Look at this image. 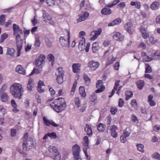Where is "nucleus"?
Wrapping results in <instances>:
<instances>
[{
  "mask_svg": "<svg viewBox=\"0 0 160 160\" xmlns=\"http://www.w3.org/2000/svg\"><path fill=\"white\" fill-rule=\"evenodd\" d=\"M50 105L55 111L58 113L61 112L67 108L66 101L62 98L55 99Z\"/></svg>",
  "mask_w": 160,
  "mask_h": 160,
  "instance_id": "obj_1",
  "label": "nucleus"
},
{
  "mask_svg": "<svg viewBox=\"0 0 160 160\" xmlns=\"http://www.w3.org/2000/svg\"><path fill=\"white\" fill-rule=\"evenodd\" d=\"M10 89V93L14 98L19 99L22 98L24 90L21 84L19 83H14L11 85Z\"/></svg>",
  "mask_w": 160,
  "mask_h": 160,
  "instance_id": "obj_2",
  "label": "nucleus"
},
{
  "mask_svg": "<svg viewBox=\"0 0 160 160\" xmlns=\"http://www.w3.org/2000/svg\"><path fill=\"white\" fill-rule=\"evenodd\" d=\"M67 33V36L68 37L67 40H66L64 37L61 36L59 38V42L60 44L63 47H67L69 46L70 43V35L69 31L65 29Z\"/></svg>",
  "mask_w": 160,
  "mask_h": 160,
  "instance_id": "obj_3",
  "label": "nucleus"
},
{
  "mask_svg": "<svg viewBox=\"0 0 160 160\" xmlns=\"http://www.w3.org/2000/svg\"><path fill=\"white\" fill-rule=\"evenodd\" d=\"M45 56L43 54H40L35 60V65L42 68L45 64Z\"/></svg>",
  "mask_w": 160,
  "mask_h": 160,
  "instance_id": "obj_4",
  "label": "nucleus"
},
{
  "mask_svg": "<svg viewBox=\"0 0 160 160\" xmlns=\"http://www.w3.org/2000/svg\"><path fill=\"white\" fill-rule=\"evenodd\" d=\"M33 143V139L32 138H29L28 140L24 141L22 148L24 151H28L32 148Z\"/></svg>",
  "mask_w": 160,
  "mask_h": 160,
  "instance_id": "obj_5",
  "label": "nucleus"
},
{
  "mask_svg": "<svg viewBox=\"0 0 160 160\" xmlns=\"http://www.w3.org/2000/svg\"><path fill=\"white\" fill-rule=\"evenodd\" d=\"M72 150L74 159L81 158L80 156V147L78 144H76L73 145L72 148Z\"/></svg>",
  "mask_w": 160,
  "mask_h": 160,
  "instance_id": "obj_6",
  "label": "nucleus"
},
{
  "mask_svg": "<svg viewBox=\"0 0 160 160\" xmlns=\"http://www.w3.org/2000/svg\"><path fill=\"white\" fill-rule=\"evenodd\" d=\"M96 88H98L95 91L96 93L101 92L103 91L105 88V86L103 85V82L102 80H98L96 84Z\"/></svg>",
  "mask_w": 160,
  "mask_h": 160,
  "instance_id": "obj_7",
  "label": "nucleus"
},
{
  "mask_svg": "<svg viewBox=\"0 0 160 160\" xmlns=\"http://www.w3.org/2000/svg\"><path fill=\"white\" fill-rule=\"evenodd\" d=\"M89 15V12L87 11H82L80 14L78 15V18L77 19V22H79L87 19Z\"/></svg>",
  "mask_w": 160,
  "mask_h": 160,
  "instance_id": "obj_8",
  "label": "nucleus"
},
{
  "mask_svg": "<svg viewBox=\"0 0 160 160\" xmlns=\"http://www.w3.org/2000/svg\"><path fill=\"white\" fill-rule=\"evenodd\" d=\"M99 65L98 62H95L93 60L89 62L88 63V67L92 70H94L98 68Z\"/></svg>",
  "mask_w": 160,
  "mask_h": 160,
  "instance_id": "obj_9",
  "label": "nucleus"
},
{
  "mask_svg": "<svg viewBox=\"0 0 160 160\" xmlns=\"http://www.w3.org/2000/svg\"><path fill=\"white\" fill-rule=\"evenodd\" d=\"M17 50H21L23 44V41L21 38L20 35L18 34L16 38Z\"/></svg>",
  "mask_w": 160,
  "mask_h": 160,
  "instance_id": "obj_10",
  "label": "nucleus"
},
{
  "mask_svg": "<svg viewBox=\"0 0 160 160\" xmlns=\"http://www.w3.org/2000/svg\"><path fill=\"white\" fill-rule=\"evenodd\" d=\"M125 30L130 34H132L134 30L133 29V25L131 22H128L124 25Z\"/></svg>",
  "mask_w": 160,
  "mask_h": 160,
  "instance_id": "obj_11",
  "label": "nucleus"
},
{
  "mask_svg": "<svg viewBox=\"0 0 160 160\" xmlns=\"http://www.w3.org/2000/svg\"><path fill=\"white\" fill-rule=\"evenodd\" d=\"M112 37L115 40L119 41H122L124 38V36H122L120 33L118 32L113 33Z\"/></svg>",
  "mask_w": 160,
  "mask_h": 160,
  "instance_id": "obj_12",
  "label": "nucleus"
},
{
  "mask_svg": "<svg viewBox=\"0 0 160 160\" xmlns=\"http://www.w3.org/2000/svg\"><path fill=\"white\" fill-rule=\"evenodd\" d=\"M102 32V30L101 28H99L97 31H94L92 32L91 35L92 36L91 38V40H94L96 39L97 37L101 34Z\"/></svg>",
  "mask_w": 160,
  "mask_h": 160,
  "instance_id": "obj_13",
  "label": "nucleus"
},
{
  "mask_svg": "<svg viewBox=\"0 0 160 160\" xmlns=\"http://www.w3.org/2000/svg\"><path fill=\"white\" fill-rule=\"evenodd\" d=\"M117 129V127L115 125H112L110 127L111 135L113 138H116L118 136V133L116 131Z\"/></svg>",
  "mask_w": 160,
  "mask_h": 160,
  "instance_id": "obj_14",
  "label": "nucleus"
},
{
  "mask_svg": "<svg viewBox=\"0 0 160 160\" xmlns=\"http://www.w3.org/2000/svg\"><path fill=\"white\" fill-rule=\"evenodd\" d=\"M45 85L44 82L41 80H39L38 82V85L37 90L39 93H42L44 91Z\"/></svg>",
  "mask_w": 160,
  "mask_h": 160,
  "instance_id": "obj_15",
  "label": "nucleus"
},
{
  "mask_svg": "<svg viewBox=\"0 0 160 160\" xmlns=\"http://www.w3.org/2000/svg\"><path fill=\"white\" fill-rule=\"evenodd\" d=\"M139 30L142 33V37L144 39H147L149 37V33L147 31L145 28L141 26L139 28Z\"/></svg>",
  "mask_w": 160,
  "mask_h": 160,
  "instance_id": "obj_16",
  "label": "nucleus"
},
{
  "mask_svg": "<svg viewBox=\"0 0 160 160\" xmlns=\"http://www.w3.org/2000/svg\"><path fill=\"white\" fill-rule=\"evenodd\" d=\"M9 97L5 92H2L1 94L0 99L2 102H7L9 99Z\"/></svg>",
  "mask_w": 160,
  "mask_h": 160,
  "instance_id": "obj_17",
  "label": "nucleus"
},
{
  "mask_svg": "<svg viewBox=\"0 0 160 160\" xmlns=\"http://www.w3.org/2000/svg\"><path fill=\"white\" fill-rule=\"evenodd\" d=\"M81 65L79 63H74L72 65V70L74 72L77 73L80 71Z\"/></svg>",
  "mask_w": 160,
  "mask_h": 160,
  "instance_id": "obj_18",
  "label": "nucleus"
},
{
  "mask_svg": "<svg viewBox=\"0 0 160 160\" xmlns=\"http://www.w3.org/2000/svg\"><path fill=\"white\" fill-rule=\"evenodd\" d=\"M16 72L21 74L24 75L25 74V70L21 65H18L16 68Z\"/></svg>",
  "mask_w": 160,
  "mask_h": 160,
  "instance_id": "obj_19",
  "label": "nucleus"
},
{
  "mask_svg": "<svg viewBox=\"0 0 160 160\" xmlns=\"http://www.w3.org/2000/svg\"><path fill=\"white\" fill-rule=\"evenodd\" d=\"M85 131L87 133V135L89 136H91L92 135V128L88 124H86L85 125Z\"/></svg>",
  "mask_w": 160,
  "mask_h": 160,
  "instance_id": "obj_20",
  "label": "nucleus"
},
{
  "mask_svg": "<svg viewBox=\"0 0 160 160\" xmlns=\"http://www.w3.org/2000/svg\"><path fill=\"white\" fill-rule=\"evenodd\" d=\"M13 34L14 35L18 33L19 32H21L22 33V30L20 29L18 25L14 23L13 25Z\"/></svg>",
  "mask_w": 160,
  "mask_h": 160,
  "instance_id": "obj_21",
  "label": "nucleus"
},
{
  "mask_svg": "<svg viewBox=\"0 0 160 160\" xmlns=\"http://www.w3.org/2000/svg\"><path fill=\"white\" fill-rule=\"evenodd\" d=\"M122 20L120 18H117L114 20L108 23V26H113L115 25L119 24L121 22Z\"/></svg>",
  "mask_w": 160,
  "mask_h": 160,
  "instance_id": "obj_22",
  "label": "nucleus"
},
{
  "mask_svg": "<svg viewBox=\"0 0 160 160\" xmlns=\"http://www.w3.org/2000/svg\"><path fill=\"white\" fill-rule=\"evenodd\" d=\"M65 72L61 67H58L56 70L55 75L56 76H64Z\"/></svg>",
  "mask_w": 160,
  "mask_h": 160,
  "instance_id": "obj_23",
  "label": "nucleus"
},
{
  "mask_svg": "<svg viewBox=\"0 0 160 160\" xmlns=\"http://www.w3.org/2000/svg\"><path fill=\"white\" fill-rule=\"evenodd\" d=\"M34 84V82L33 79L32 78H30L29 79L28 82L27 86L28 89L29 91H31L32 90Z\"/></svg>",
  "mask_w": 160,
  "mask_h": 160,
  "instance_id": "obj_24",
  "label": "nucleus"
},
{
  "mask_svg": "<svg viewBox=\"0 0 160 160\" xmlns=\"http://www.w3.org/2000/svg\"><path fill=\"white\" fill-rule=\"evenodd\" d=\"M153 96L152 95H149L148 98V102L151 106H154L156 105V102L152 100Z\"/></svg>",
  "mask_w": 160,
  "mask_h": 160,
  "instance_id": "obj_25",
  "label": "nucleus"
},
{
  "mask_svg": "<svg viewBox=\"0 0 160 160\" xmlns=\"http://www.w3.org/2000/svg\"><path fill=\"white\" fill-rule=\"evenodd\" d=\"M97 129L98 132H103L106 127V125L102 123H99L97 126Z\"/></svg>",
  "mask_w": 160,
  "mask_h": 160,
  "instance_id": "obj_26",
  "label": "nucleus"
},
{
  "mask_svg": "<svg viewBox=\"0 0 160 160\" xmlns=\"http://www.w3.org/2000/svg\"><path fill=\"white\" fill-rule=\"evenodd\" d=\"M79 94L82 97L85 98L86 97V93L85 91V88L81 86L79 87Z\"/></svg>",
  "mask_w": 160,
  "mask_h": 160,
  "instance_id": "obj_27",
  "label": "nucleus"
},
{
  "mask_svg": "<svg viewBox=\"0 0 160 160\" xmlns=\"http://www.w3.org/2000/svg\"><path fill=\"white\" fill-rule=\"evenodd\" d=\"M112 13V11L110 8H104L101 11V13L104 15H108L111 14Z\"/></svg>",
  "mask_w": 160,
  "mask_h": 160,
  "instance_id": "obj_28",
  "label": "nucleus"
},
{
  "mask_svg": "<svg viewBox=\"0 0 160 160\" xmlns=\"http://www.w3.org/2000/svg\"><path fill=\"white\" fill-rule=\"evenodd\" d=\"M49 151L50 152V154H55L56 153H59L57 148L55 147L50 146L49 148Z\"/></svg>",
  "mask_w": 160,
  "mask_h": 160,
  "instance_id": "obj_29",
  "label": "nucleus"
},
{
  "mask_svg": "<svg viewBox=\"0 0 160 160\" xmlns=\"http://www.w3.org/2000/svg\"><path fill=\"white\" fill-rule=\"evenodd\" d=\"M17 52L18 53V54L17 55V56H19L20 55L21 51H17ZM17 51H7V52L6 53V55H10V56H15V53H16Z\"/></svg>",
  "mask_w": 160,
  "mask_h": 160,
  "instance_id": "obj_30",
  "label": "nucleus"
},
{
  "mask_svg": "<svg viewBox=\"0 0 160 160\" xmlns=\"http://www.w3.org/2000/svg\"><path fill=\"white\" fill-rule=\"evenodd\" d=\"M159 3L158 2H155L151 4L150 6L151 8L153 10H156L159 8Z\"/></svg>",
  "mask_w": 160,
  "mask_h": 160,
  "instance_id": "obj_31",
  "label": "nucleus"
},
{
  "mask_svg": "<svg viewBox=\"0 0 160 160\" xmlns=\"http://www.w3.org/2000/svg\"><path fill=\"white\" fill-rule=\"evenodd\" d=\"M50 157L54 160H60L61 159V156L60 153L52 154H49Z\"/></svg>",
  "mask_w": 160,
  "mask_h": 160,
  "instance_id": "obj_32",
  "label": "nucleus"
},
{
  "mask_svg": "<svg viewBox=\"0 0 160 160\" xmlns=\"http://www.w3.org/2000/svg\"><path fill=\"white\" fill-rule=\"evenodd\" d=\"M136 84L139 90H141L144 85V82L143 80H139L136 82Z\"/></svg>",
  "mask_w": 160,
  "mask_h": 160,
  "instance_id": "obj_33",
  "label": "nucleus"
},
{
  "mask_svg": "<svg viewBox=\"0 0 160 160\" xmlns=\"http://www.w3.org/2000/svg\"><path fill=\"white\" fill-rule=\"evenodd\" d=\"M116 60V58L109 57L107 61V62L106 66H107L110 64H111L114 62Z\"/></svg>",
  "mask_w": 160,
  "mask_h": 160,
  "instance_id": "obj_34",
  "label": "nucleus"
},
{
  "mask_svg": "<svg viewBox=\"0 0 160 160\" xmlns=\"http://www.w3.org/2000/svg\"><path fill=\"white\" fill-rule=\"evenodd\" d=\"M130 4L132 6H135L136 8L139 9L141 8V3L139 1H132L130 2Z\"/></svg>",
  "mask_w": 160,
  "mask_h": 160,
  "instance_id": "obj_35",
  "label": "nucleus"
},
{
  "mask_svg": "<svg viewBox=\"0 0 160 160\" xmlns=\"http://www.w3.org/2000/svg\"><path fill=\"white\" fill-rule=\"evenodd\" d=\"M83 78L85 81V83L86 85L87 86L89 85L90 84L91 82L90 78L86 74H83Z\"/></svg>",
  "mask_w": 160,
  "mask_h": 160,
  "instance_id": "obj_36",
  "label": "nucleus"
},
{
  "mask_svg": "<svg viewBox=\"0 0 160 160\" xmlns=\"http://www.w3.org/2000/svg\"><path fill=\"white\" fill-rule=\"evenodd\" d=\"M125 95L126 100H128L132 96L133 93L131 91H127L126 92Z\"/></svg>",
  "mask_w": 160,
  "mask_h": 160,
  "instance_id": "obj_37",
  "label": "nucleus"
},
{
  "mask_svg": "<svg viewBox=\"0 0 160 160\" xmlns=\"http://www.w3.org/2000/svg\"><path fill=\"white\" fill-rule=\"evenodd\" d=\"M83 140L84 142L83 143V146L85 147L86 149L87 150L89 148L88 137L87 136H85L83 138Z\"/></svg>",
  "mask_w": 160,
  "mask_h": 160,
  "instance_id": "obj_38",
  "label": "nucleus"
},
{
  "mask_svg": "<svg viewBox=\"0 0 160 160\" xmlns=\"http://www.w3.org/2000/svg\"><path fill=\"white\" fill-rule=\"evenodd\" d=\"M74 102L77 107L79 108L81 107V101L78 97H75L74 99Z\"/></svg>",
  "mask_w": 160,
  "mask_h": 160,
  "instance_id": "obj_39",
  "label": "nucleus"
},
{
  "mask_svg": "<svg viewBox=\"0 0 160 160\" xmlns=\"http://www.w3.org/2000/svg\"><path fill=\"white\" fill-rule=\"evenodd\" d=\"M77 84L78 83L77 81L75 82L73 84L72 87V88L70 92L71 95L73 96L74 95V92H75L76 90V88L77 86Z\"/></svg>",
  "mask_w": 160,
  "mask_h": 160,
  "instance_id": "obj_40",
  "label": "nucleus"
},
{
  "mask_svg": "<svg viewBox=\"0 0 160 160\" xmlns=\"http://www.w3.org/2000/svg\"><path fill=\"white\" fill-rule=\"evenodd\" d=\"M90 99L91 102L95 103L97 102V97L95 95V93H93L90 96Z\"/></svg>",
  "mask_w": 160,
  "mask_h": 160,
  "instance_id": "obj_41",
  "label": "nucleus"
},
{
  "mask_svg": "<svg viewBox=\"0 0 160 160\" xmlns=\"http://www.w3.org/2000/svg\"><path fill=\"white\" fill-rule=\"evenodd\" d=\"M145 73H150L152 72V69L148 63H145Z\"/></svg>",
  "mask_w": 160,
  "mask_h": 160,
  "instance_id": "obj_42",
  "label": "nucleus"
},
{
  "mask_svg": "<svg viewBox=\"0 0 160 160\" xmlns=\"http://www.w3.org/2000/svg\"><path fill=\"white\" fill-rule=\"evenodd\" d=\"M43 18L44 19V21L46 22H49L51 21L52 19L51 17L48 14H47V15L43 14Z\"/></svg>",
  "mask_w": 160,
  "mask_h": 160,
  "instance_id": "obj_43",
  "label": "nucleus"
},
{
  "mask_svg": "<svg viewBox=\"0 0 160 160\" xmlns=\"http://www.w3.org/2000/svg\"><path fill=\"white\" fill-rule=\"evenodd\" d=\"M131 106L134 108H137L138 107V103L135 99H133L131 100L130 102Z\"/></svg>",
  "mask_w": 160,
  "mask_h": 160,
  "instance_id": "obj_44",
  "label": "nucleus"
},
{
  "mask_svg": "<svg viewBox=\"0 0 160 160\" xmlns=\"http://www.w3.org/2000/svg\"><path fill=\"white\" fill-rule=\"evenodd\" d=\"M5 20V15L4 14H2L0 16V24L3 25L4 24Z\"/></svg>",
  "mask_w": 160,
  "mask_h": 160,
  "instance_id": "obj_45",
  "label": "nucleus"
},
{
  "mask_svg": "<svg viewBox=\"0 0 160 160\" xmlns=\"http://www.w3.org/2000/svg\"><path fill=\"white\" fill-rule=\"evenodd\" d=\"M48 59L49 61H52V65L53 66L54 63V57L52 54H49L48 56Z\"/></svg>",
  "mask_w": 160,
  "mask_h": 160,
  "instance_id": "obj_46",
  "label": "nucleus"
},
{
  "mask_svg": "<svg viewBox=\"0 0 160 160\" xmlns=\"http://www.w3.org/2000/svg\"><path fill=\"white\" fill-rule=\"evenodd\" d=\"M64 76H57L56 80L57 82L58 83L60 84L63 82V77Z\"/></svg>",
  "mask_w": 160,
  "mask_h": 160,
  "instance_id": "obj_47",
  "label": "nucleus"
},
{
  "mask_svg": "<svg viewBox=\"0 0 160 160\" xmlns=\"http://www.w3.org/2000/svg\"><path fill=\"white\" fill-rule=\"evenodd\" d=\"M138 149L140 152H143L144 150L143 149L144 146L142 144H138L137 145Z\"/></svg>",
  "mask_w": 160,
  "mask_h": 160,
  "instance_id": "obj_48",
  "label": "nucleus"
},
{
  "mask_svg": "<svg viewBox=\"0 0 160 160\" xmlns=\"http://www.w3.org/2000/svg\"><path fill=\"white\" fill-rule=\"evenodd\" d=\"M99 47V43L98 42H95L92 44V50H98Z\"/></svg>",
  "mask_w": 160,
  "mask_h": 160,
  "instance_id": "obj_49",
  "label": "nucleus"
},
{
  "mask_svg": "<svg viewBox=\"0 0 160 160\" xmlns=\"http://www.w3.org/2000/svg\"><path fill=\"white\" fill-rule=\"evenodd\" d=\"M118 110L116 108L111 107L110 108V112L112 115H114L117 112Z\"/></svg>",
  "mask_w": 160,
  "mask_h": 160,
  "instance_id": "obj_50",
  "label": "nucleus"
},
{
  "mask_svg": "<svg viewBox=\"0 0 160 160\" xmlns=\"http://www.w3.org/2000/svg\"><path fill=\"white\" fill-rule=\"evenodd\" d=\"M8 34L5 33L2 34L0 37V42L1 43L3 42L5 39L8 37Z\"/></svg>",
  "mask_w": 160,
  "mask_h": 160,
  "instance_id": "obj_51",
  "label": "nucleus"
},
{
  "mask_svg": "<svg viewBox=\"0 0 160 160\" xmlns=\"http://www.w3.org/2000/svg\"><path fill=\"white\" fill-rule=\"evenodd\" d=\"M149 41L152 44H155L158 43V41L157 40H154V38L151 36L149 39Z\"/></svg>",
  "mask_w": 160,
  "mask_h": 160,
  "instance_id": "obj_52",
  "label": "nucleus"
},
{
  "mask_svg": "<svg viewBox=\"0 0 160 160\" xmlns=\"http://www.w3.org/2000/svg\"><path fill=\"white\" fill-rule=\"evenodd\" d=\"M43 120L44 123L47 126H50L51 120H47L45 117H43Z\"/></svg>",
  "mask_w": 160,
  "mask_h": 160,
  "instance_id": "obj_53",
  "label": "nucleus"
},
{
  "mask_svg": "<svg viewBox=\"0 0 160 160\" xmlns=\"http://www.w3.org/2000/svg\"><path fill=\"white\" fill-rule=\"evenodd\" d=\"M120 82V81L119 80H116L114 84V88H113V90L115 91H116L117 90L118 88V86L119 85V82Z\"/></svg>",
  "mask_w": 160,
  "mask_h": 160,
  "instance_id": "obj_54",
  "label": "nucleus"
},
{
  "mask_svg": "<svg viewBox=\"0 0 160 160\" xmlns=\"http://www.w3.org/2000/svg\"><path fill=\"white\" fill-rule=\"evenodd\" d=\"M49 135L51 139H56L57 137L56 134L55 132L49 133Z\"/></svg>",
  "mask_w": 160,
  "mask_h": 160,
  "instance_id": "obj_55",
  "label": "nucleus"
},
{
  "mask_svg": "<svg viewBox=\"0 0 160 160\" xmlns=\"http://www.w3.org/2000/svg\"><path fill=\"white\" fill-rule=\"evenodd\" d=\"M47 2L49 6H53L55 5V1L54 0H47Z\"/></svg>",
  "mask_w": 160,
  "mask_h": 160,
  "instance_id": "obj_56",
  "label": "nucleus"
},
{
  "mask_svg": "<svg viewBox=\"0 0 160 160\" xmlns=\"http://www.w3.org/2000/svg\"><path fill=\"white\" fill-rule=\"evenodd\" d=\"M46 44L47 46L48 47H51L52 45V42H51L48 38L45 39Z\"/></svg>",
  "mask_w": 160,
  "mask_h": 160,
  "instance_id": "obj_57",
  "label": "nucleus"
},
{
  "mask_svg": "<svg viewBox=\"0 0 160 160\" xmlns=\"http://www.w3.org/2000/svg\"><path fill=\"white\" fill-rule=\"evenodd\" d=\"M152 60V58L149 57L147 55L145 56L143 59V62H149L151 61Z\"/></svg>",
  "mask_w": 160,
  "mask_h": 160,
  "instance_id": "obj_58",
  "label": "nucleus"
},
{
  "mask_svg": "<svg viewBox=\"0 0 160 160\" xmlns=\"http://www.w3.org/2000/svg\"><path fill=\"white\" fill-rule=\"evenodd\" d=\"M126 137L124 136L123 134L120 136V139L121 142L125 143L127 141Z\"/></svg>",
  "mask_w": 160,
  "mask_h": 160,
  "instance_id": "obj_59",
  "label": "nucleus"
},
{
  "mask_svg": "<svg viewBox=\"0 0 160 160\" xmlns=\"http://www.w3.org/2000/svg\"><path fill=\"white\" fill-rule=\"evenodd\" d=\"M160 157V155L157 153L155 152L152 155V158L155 159H158Z\"/></svg>",
  "mask_w": 160,
  "mask_h": 160,
  "instance_id": "obj_60",
  "label": "nucleus"
},
{
  "mask_svg": "<svg viewBox=\"0 0 160 160\" xmlns=\"http://www.w3.org/2000/svg\"><path fill=\"white\" fill-rule=\"evenodd\" d=\"M41 44L39 39V38H37L35 41L34 44L35 46L36 47H38L40 46Z\"/></svg>",
  "mask_w": 160,
  "mask_h": 160,
  "instance_id": "obj_61",
  "label": "nucleus"
},
{
  "mask_svg": "<svg viewBox=\"0 0 160 160\" xmlns=\"http://www.w3.org/2000/svg\"><path fill=\"white\" fill-rule=\"evenodd\" d=\"M138 48H142V49H145L146 47V45L143 42H141L138 46Z\"/></svg>",
  "mask_w": 160,
  "mask_h": 160,
  "instance_id": "obj_62",
  "label": "nucleus"
},
{
  "mask_svg": "<svg viewBox=\"0 0 160 160\" xmlns=\"http://www.w3.org/2000/svg\"><path fill=\"white\" fill-rule=\"evenodd\" d=\"M131 120L132 121L135 122L136 121H138V120L137 119V117L134 114H133L131 116Z\"/></svg>",
  "mask_w": 160,
  "mask_h": 160,
  "instance_id": "obj_63",
  "label": "nucleus"
},
{
  "mask_svg": "<svg viewBox=\"0 0 160 160\" xmlns=\"http://www.w3.org/2000/svg\"><path fill=\"white\" fill-rule=\"evenodd\" d=\"M127 128L124 130L123 135L126 137H128L129 136L130 132L127 131Z\"/></svg>",
  "mask_w": 160,
  "mask_h": 160,
  "instance_id": "obj_64",
  "label": "nucleus"
}]
</instances>
